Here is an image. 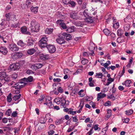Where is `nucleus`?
Wrapping results in <instances>:
<instances>
[{"instance_id": "31", "label": "nucleus", "mask_w": 135, "mask_h": 135, "mask_svg": "<svg viewBox=\"0 0 135 135\" xmlns=\"http://www.w3.org/2000/svg\"><path fill=\"white\" fill-rule=\"evenodd\" d=\"M12 94L10 93L7 96V100L8 102L10 103L12 100Z\"/></svg>"}, {"instance_id": "39", "label": "nucleus", "mask_w": 135, "mask_h": 135, "mask_svg": "<svg viewBox=\"0 0 135 135\" xmlns=\"http://www.w3.org/2000/svg\"><path fill=\"white\" fill-rule=\"evenodd\" d=\"M3 80L6 81H10V78L8 76V75L6 74V76H4V78H3Z\"/></svg>"}, {"instance_id": "52", "label": "nucleus", "mask_w": 135, "mask_h": 135, "mask_svg": "<svg viewBox=\"0 0 135 135\" xmlns=\"http://www.w3.org/2000/svg\"><path fill=\"white\" fill-rule=\"evenodd\" d=\"M17 112L14 111L12 113L11 115V116L13 117H15L17 116Z\"/></svg>"}, {"instance_id": "4", "label": "nucleus", "mask_w": 135, "mask_h": 135, "mask_svg": "<svg viewBox=\"0 0 135 135\" xmlns=\"http://www.w3.org/2000/svg\"><path fill=\"white\" fill-rule=\"evenodd\" d=\"M20 64L18 62L14 63L11 65L9 67L11 71L18 70L20 68Z\"/></svg>"}, {"instance_id": "17", "label": "nucleus", "mask_w": 135, "mask_h": 135, "mask_svg": "<svg viewBox=\"0 0 135 135\" xmlns=\"http://www.w3.org/2000/svg\"><path fill=\"white\" fill-rule=\"evenodd\" d=\"M40 57L41 59L44 60H47L49 58V56L48 55H45L43 54L40 55Z\"/></svg>"}, {"instance_id": "46", "label": "nucleus", "mask_w": 135, "mask_h": 135, "mask_svg": "<svg viewBox=\"0 0 135 135\" xmlns=\"http://www.w3.org/2000/svg\"><path fill=\"white\" fill-rule=\"evenodd\" d=\"M41 98L38 99L37 100V102L39 103L40 102L42 101L45 98V96L44 95H41L40 96Z\"/></svg>"}, {"instance_id": "8", "label": "nucleus", "mask_w": 135, "mask_h": 135, "mask_svg": "<svg viewBox=\"0 0 135 135\" xmlns=\"http://www.w3.org/2000/svg\"><path fill=\"white\" fill-rule=\"evenodd\" d=\"M28 29L26 26H23L20 28V31L21 33L24 34L30 35V33L27 31Z\"/></svg>"}, {"instance_id": "62", "label": "nucleus", "mask_w": 135, "mask_h": 135, "mask_svg": "<svg viewBox=\"0 0 135 135\" xmlns=\"http://www.w3.org/2000/svg\"><path fill=\"white\" fill-rule=\"evenodd\" d=\"M90 52L89 53V55H90V56H94L95 55V54L94 53V51H90Z\"/></svg>"}, {"instance_id": "2", "label": "nucleus", "mask_w": 135, "mask_h": 135, "mask_svg": "<svg viewBox=\"0 0 135 135\" xmlns=\"http://www.w3.org/2000/svg\"><path fill=\"white\" fill-rule=\"evenodd\" d=\"M62 34L59 36L56 39L57 42L60 45H62V46L63 47L67 46V42L65 41Z\"/></svg>"}, {"instance_id": "50", "label": "nucleus", "mask_w": 135, "mask_h": 135, "mask_svg": "<svg viewBox=\"0 0 135 135\" xmlns=\"http://www.w3.org/2000/svg\"><path fill=\"white\" fill-rule=\"evenodd\" d=\"M72 0H62V1L66 5H68L69 2Z\"/></svg>"}, {"instance_id": "29", "label": "nucleus", "mask_w": 135, "mask_h": 135, "mask_svg": "<svg viewBox=\"0 0 135 135\" xmlns=\"http://www.w3.org/2000/svg\"><path fill=\"white\" fill-rule=\"evenodd\" d=\"M62 98L61 97H57L55 98L54 99V102H55L57 104H59L60 103L62 99Z\"/></svg>"}, {"instance_id": "41", "label": "nucleus", "mask_w": 135, "mask_h": 135, "mask_svg": "<svg viewBox=\"0 0 135 135\" xmlns=\"http://www.w3.org/2000/svg\"><path fill=\"white\" fill-rule=\"evenodd\" d=\"M83 60L82 61L81 63L83 65H85L86 64L88 63V60L85 58H83Z\"/></svg>"}, {"instance_id": "48", "label": "nucleus", "mask_w": 135, "mask_h": 135, "mask_svg": "<svg viewBox=\"0 0 135 135\" xmlns=\"http://www.w3.org/2000/svg\"><path fill=\"white\" fill-rule=\"evenodd\" d=\"M77 91V89H74L73 90L71 94V95L72 96H74V95L75 94H76V91Z\"/></svg>"}, {"instance_id": "57", "label": "nucleus", "mask_w": 135, "mask_h": 135, "mask_svg": "<svg viewBox=\"0 0 135 135\" xmlns=\"http://www.w3.org/2000/svg\"><path fill=\"white\" fill-rule=\"evenodd\" d=\"M64 119H65L64 118H61L60 120L58 122L56 121L55 122L56 124H59L61 123V122H62L63 121V120H64Z\"/></svg>"}, {"instance_id": "40", "label": "nucleus", "mask_w": 135, "mask_h": 135, "mask_svg": "<svg viewBox=\"0 0 135 135\" xmlns=\"http://www.w3.org/2000/svg\"><path fill=\"white\" fill-rule=\"evenodd\" d=\"M113 27L115 29H117L119 27V25L118 22H115L114 23H113Z\"/></svg>"}, {"instance_id": "61", "label": "nucleus", "mask_w": 135, "mask_h": 135, "mask_svg": "<svg viewBox=\"0 0 135 135\" xmlns=\"http://www.w3.org/2000/svg\"><path fill=\"white\" fill-rule=\"evenodd\" d=\"M72 118H73V121L74 122H78V120L76 118V116L75 117H73Z\"/></svg>"}, {"instance_id": "60", "label": "nucleus", "mask_w": 135, "mask_h": 135, "mask_svg": "<svg viewBox=\"0 0 135 135\" xmlns=\"http://www.w3.org/2000/svg\"><path fill=\"white\" fill-rule=\"evenodd\" d=\"M8 121V119L7 118H3L2 120V122L3 123H6Z\"/></svg>"}, {"instance_id": "34", "label": "nucleus", "mask_w": 135, "mask_h": 135, "mask_svg": "<svg viewBox=\"0 0 135 135\" xmlns=\"http://www.w3.org/2000/svg\"><path fill=\"white\" fill-rule=\"evenodd\" d=\"M14 82L15 83L14 84V85L12 87L15 88V89H20V86L19 84L17 82Z\"/></svg>"}, {"instance_id": "3", "label": "nucleus", "mask_w": 135, "mask_h": 135, "mask_svg": "<svg viewBox=\"0 0 135 135\" xmlns=\"http://www.w3.org/2000/svg\"><path fill=\"white\" fill-rule=\"evenodd\" d=\"M31 30L32 32H37L39 30V26L36 22L32 21L31 22Z\"/></svg>"}, {"instance_id": "11", "label": "nucleus", "mask_w": 135, "mask_h": 135, "mask_svg": "<svg viewBox=\"0 0 135 135\" xmlns=\"http://www.w3.org/2000/svg\"><path fill=\"white\" fill-rule=\"evenodd\" d=\"M0 50L1 53L4 55H6L8 52L7 49L5 46H1L0 47Z\"/></svg>"}, {"instance_id": "53", "label": "nucleus", "mask_w": 135, "mask_h": 135, "mask_svg": "<svg viewBox=\"0 0 135 135\" xmlns=\"http://www.w3.org/2000/svg\"><path fill=\"white\" fill-rule=\"evenodd\" d=\"M121 38H122L123 39V40H121L122 41V40H123V41H124V40H125V36H123L121 37H118L117 38V41L118 42V43H120L121 41L120 42H119V39H120Z\"/></svg>"}, {"instance_id": "1", "label": "nucleus", "mask_w": 135, "mask_h": 135, "mask_svg": "<svg viewBox=\"0 0 135 135\" xmlns=\"http://www.w3.org/2000/svg\"><path fill=\"white\" fill-rule=\"evenodd\" d=\"M48 41L47 38L46 36L43 37L38 42L39 46L42 49L47 47L48 45L47 43Z\"/></svg>"}, {"instance_id": "25", "label": "nucleus", "mask_w": 135, "mask_h": 135, "mask_svg": "<svg viewBox=\"0 0 135 135\" xmlns=\"http://www.w3.org/2000/svg\"><path fill=\"white\" fill-rule=\"evenodd\" d=\"M53 31V29L51 28H47L45 30L46 33L50 34Z\"/></svg>"}, {"instance_id": "22", "label": "nucleus", "mask_w": 135, "mask_h": 135, "mask_svg": "<svg viewBox=\"0 0 135 135\" xmlns=\"http://www.w3.org/2000/svg\"><path fill=\"white\" fill-rule=\"evenodd\" d=\"M74 24L77 26L82 27L84 25V23H82V22L76 21L74 22Z\"/></svg>"}, {"instance_id": "7", "label": "nucleus", "mask_w": 135, "mask_h": 135, "mask_svg": "<svg viewBox=\"0 0 135 135\" xmlns=\"http://www.w3.org/2000/svg\"><path fill=\"white\" fill-rule=\"evenodd\" d=\"M70 17L74 20H77L79 18V16L78 15V13L76 12L75 11L72 12L70 14Z\"/></svg>"}, {"instance_id": "36", "label": "nucleus", "mask_w": 135, "mask_h": 135, "mask_svg": "<svg viewBox=\"0 0 135 135\" xmlns=\"http://www.w3.org/2000/svg\"><path fill=\"white\" fill-rule=\"evenodd\" d=\"M133 111L132 109H130L125 111L126 114L127 115H129L133 113Z\"/></svg>"}, {"instance_id": "63", "label": "nucleus", "mask_w": 135, "mask_h": 135, "mask_svg": "<svg viewBox=\"0 0 135 135\" xmlns=\"http://www.w3.org/2000/svg\"><path fill=\"white\" fill-rule=\"evenodd\" d=\"M53 81L54 82H60L61 80L59 78H54L53 80Z\"/></svg>"}, {"instance_id": "20", "label": "nucleus", "mask_w": 135, "mask_h": 135, "mask_svg": "<svg viewBox=\"0 0 135 135\" xmlns=\"http://www.w3.org/2000/svg\"><path fill=\"white\" fill-rule=\"evenodd\" d=\"M125 71V68H124V66L123 68V70L122 71V72L121 73H120V72L118 74L117 76V77H118L119 78V81L120 80V78L122 76L123 74H124Z\"/></svg>"}, {"instance_id": "6", "label": "nucleus", "mask_w": 135, "mask_h": 135, "mask_svg": "<svg viewBox=\"0 0 135 135\" xmlns=\"http://www.w3.org/2000/svg\"><path fill=\"white\" fill-rule=\"evenodd\" d=\"M9 49L12 51L15 52L17 51L19 49L18 47L15 44H12L9 45Z\"/></svg>"}, {"instance_id": "24", "label": "nucleus", "mask_w": 135, "mask_h": 135, "mask_svg": "<svg viewBox=\"0 0 135 135\" xmlns=\"http://www.w3.org/2000/svg\"><path fill=\"white\" fill-rule=\"evenodd\" d=\"M6 73L5 72H0V80L1 81L3 80V78L4 76H6Z\"/></svg>"}, {"instance_id": "49", "label": "nucleus", "mask_w": 135, "mask_h": 135, "mask_svg": "<svg viewBox=\"0 0 135 135\" xmlns=\"http://www.w3.org/2000/svg\"><path fill=\"white\" fill-rule=\"evenodd\" d=\"M5 16L7 20L9 21L10 19L11 15L9 13H6L5 15Z\"/></svg>"}, {"instance_id": "47", "label": "nucleus", "mask_w": 135, "mask_h": 135, "mask_svg": "<svg viewBox=\"0 0 135 135\" xmlns=\"http://www.w3.org/2000/svg\"><path fill=\"white\" fill-rule=\"evenodd\" d=\"M11 112L12 111L11 109H9L6 111V115H7L8 116H9L10 115Z\"/></svg>"}, {"instance_id": "10", "label": "nucleus", "mask_w": 135, "mask_h": 135, "mask_svg": "<svg viewBox=\"0 0 135 135\" xmlns=\"http://www.w3.org/2000/svg\"><path fill=\"white\" fill-rule=\"evenodd\" d=\"M63 20H59L57 21V23L59 24L61 28L63 29H66L67 28L66 24L64 22H62Z\"/></svg>"}, {"instance_id": "12", "label": "nucleus", "mask_w": 135, "mask_h": 135, "mask_svg": "<svg viewBox=\"0 0 135 135\" xmlns=\"http://www.w3.org/2000/svg\"><path fill=\"white\" fill-rule=\"evenodd\" d=\"M63 37L67 41H69L71 39L72 36L70 34H68L66 33H63L62 34Z\"/></svg>"}, {"instance_id": "9", "label": "nucleus", "mask_w": 135, "mask_h": 135, "mask_svg": "<svg viewBox=\"0 0 135 135\" xmlns=\"http://www.w3.org/2000/svg\"><path fill=\"white\" fill-rule=\"evenodd\" d=\"M23 54L21 52H16L13 55L12 57L13 59H17L20 58H21Z\"/></svg>"}, {"instance_id": "37", "label": "nucleus", "mask_w": 135, "mask_h": 135, "mask_svg": "<svg viewBox=\"0 0 135 135\" xmlns=\"http://www.w3.org/2000/svg\"><path fill=\"white\" fill-rule=\"evenodd\" d=\"M39 122L41 124H44L46 122V121L45 120V118L44 117H41L39 119Z\"/></svg>"}, {"instance_id": "32", "label": "nucleus", "mask_w": 135, "mask_h": 135, "mask_svg": "<svg viewBox=\"0 0 135 135\" xmlns=\"http://www.w3.org/2000/svg\"><path fill=\"white\" fill-rule=\"evenodd\" d=\"M17 44L18 45L22 47L25 46L26 45V44L23 42V41L21 40L18 41Z\"/></svg>"}, {"instance_id": "58", "label": "nucleus", "mask_w": 135, "mask_h": 135, "mask_svg": "<svg viewBox=\"0 0 135 135\" xmlns=\"http://www.w3.org/2000/svg\"><path fill=\"white\" fill-rule=\"evenodd\" d=\"M90 104L91 105L92 107L93 108H96V105L92 101H91L90 103Z\"/></svg>"}, {"instance_id": "14", "label": "nucleus", "mask_w": 135, "mask_h": 135, "mask_svg": "<svg viewBox=\"0 0 135 135\" xmlns=\"http://www.w3.org/2000/svg\"><path fill=\"white\" fill-rule=\"evenodd\" d=\"M75 27L72 26L70 27H68L66 29V31L68 33H71L74 31Z\"/></svg>"}, {"instance_id": "33", "label": "nucleus", "mask_w": 135, "mask_h": 135, "mask_svg": "<svg viewBox=\"0 0 135 135\" xmlns=\"http://www.w3.org/2000/svg\"><path fill=\"white\" fill-rule=\"evenodd\" d=\"M123 31L121 29H118L117 31V35L119 36H121L123 34Z\"/></svg>"}, {"instance_id": "51", "label": "nucleus", "mask_w": 135, "mask_h": 135, "mask_svg": "<svg viewBox=\"0 0 135 135\" xmlns=\"http://www.w3.org/2000/svg\"><path fill=\"white\" fill-rule=\"evenodd\" d=\"M19 23H15L14 24H13L12 25V27L14 28H16L19 26Z\"/></svg>"}, {"instance_id": "28", "label": "nucleus", "mask_w": 135, "mask_h": 135, "mask_svg": "<svg viewBox=\"0 0 135 135\" xmlns=\"http://www.w3.org/2000/svg\"><path fill=\"white\" fill-rule=\"evenodd\" d=\"M43 66V64L41 63L37 64L34 65V67L36 69H39Z\"/></svg>"}, {"instance_id": "55", "label": "nucleus", "mask_w": 135, "mask_h": 135, "mask_svg": "<svg viewBox=\"0 0 135 135\" xmlns=\"http://www.w3.org/2000/svg\"><path fill=\"white\" fill-rule=\"evenodd\" d=\"M83 56L84 57H88L89 54L86 52L84 51L83 53Z\"/></svg>"}, {"instance_id": "26", "label": "nucleus", "mask_w": 135, "mask_h": 135, "mask_svg": "<svg viewBox=\"0 0 135 135\" xmlns=\"http://www.w3.org/2000/svg\"><path fill=\"white\" fill-rule=\"evenodd\" d=\"M86 17V19L87 20V22H88L92 23L93 22L94 20L92 18V17H91L89 16Z\"/></svg>"}, {"instance_id": "38", "label": "nucleus", "mask_w": 135, "mask_h": 135, "mask_svg": "<svg viewBox=\"0 0 135 135\" xmlns=\"http://www.w3.org/2000/svg\"><path fill=\"white\" fill-rule=\"evenodd\" d=\"M31 1L30 0H27L26 2V4L27 5V6H33V4L32 3H31Z\"/></svg>"}, {"instance_id": "19", "label": "nucleus", "mask_w": 135, "mask_h": 135, "mask_svg": "<svg viewBox=\"0 0 135 135\" xmlns=\"http://www.w3.org/2000/svg\"><path fill=\"white\" fill-rule=\"evenodd\" d=\"M60 102L61 103V105L64 108H66V106L65 104L66 103V101L65 98H63Z\"/></svg>"}, {"instance_id": "16", "label": "nucleus", "mask_w": 135, "mask_h": 135, "mask_svg": "<svg viewBox=\"0 0 135 135\" xmlns=\"http://www.w3.org/2000/svg\"><path fill=\"white\" fill-rule=\"evenodd\" d=\"M38 7H33L32 6L30 8L31 11L34 13H36L38 12Z\"/></svg>"}, {"instance_id": "13", "label": "nucleus", "mask_w": 135, "mask_h": 135, "mask_svg": "<svg viewBox=\"0 0 135 135\" xmlns=\"http://www.w3.org/2000/svg\"><path fill=\"white\" fill-rule=\"evenodd\" d=\"M106 96V94L104 93H100L98 94H97V101H99L100 99L103 98L105 97Z\"/></svg>"}, {"instance_id": "5", "label": "nucleus", "mask_w": 135, "mask_h": 135, "mask_svg": "<svg viewBox=\"0 0 135 135\" xmlns=\"http://www.w3.org/2000/svg\"><path fill=\"white\" fill-rule=\"evenodd\" d=\"M46 47L49 52L50 53H54L56 50V47L54 45L49 44Z\"/></svg>"}, {"instance_id": "45", "label": "nucleus", "mask_w": 135, "mask_h": 135, "mask_svg": "<svg viewBox=\"0 0 135 135\" xmlns=\"http://www.w3.org/2000/svg\"><path fill=\"white\" fill-rule=\"evenodd\" d=\"M17 74L16 73H14L12 74L11 76L12 78L16 79L17 77Z\"/></svg>"}, {"instance_id": "30", "label": "nucleus", "mask_w": 135, "mask_h": 135, "mask_svg": "<svg viewBox=\"0 0 135 135\" xmlns=\"http://www.w3.org/2000/svg\"><path fill=\"white\" fill-rule=\"evenodd\" d=\"M33 41L32 39H28V42L27 43V45L28 46L31 47L33 45Z\"/></svg>"}, {"instance_id": "56", "label": "nucleus", "mask_w": 135, "mask_h": 135, "mask_svg": "<svg viewBox=\"0 0 135 135\" xmlns=\"http://www.w3.org/2000/svg\"><path fill=\"white\" fill-rule=\"evenodd\" d=\"M49 135H52L55 133V131L52 130L48 131L47 132Z\"/></svg>"}, {"instance_id": "44", "label": "nucleus", "mask_w": 135, "mask_h": 135, "mask_svg": "<svg viewBox=\"0 0 135 135\" xmlns=\"http://www.w3.org/2000/svg\"><path fill=\"white\" fill-rule=\"evenodd\" d=\"M99 125L97 124H95L94 126L93 127L94 130L95 131H96L97 130H100V128L98 127Z\"/></svg>"}, {"instance_id": "15", "label": "nucleus", "mask_w": 135, "mask_h": 135, "mask_svg": "<svg viewBox=\"0 0 135 135\" xmlns=\"http://www.w3.org/2000/svg\"><path fill=\"white\" fill-rule=\"evenodd\" d=\"M33 79V77L32 76H29L27 78H22V80H23L27 82H31L32 81Z\"/></svg>"}, {"instance_id": "27", "label": "nucleus", "mask_w": 135, "mask_h": 135, "mask_svg": "<svg viewBox=\"0 0 135 135\" xmlns=\"http://www.w3.org/2000/svg\"><path fill=\"white\" fill-rule=\"evenodd\" d=\"M103 32L106 36H109L111 32L107 28L104 29L103 30Z\"/></svg>"}, {"instance_id": "18", "label": "nucleus", "mask_w": 135, "mask_h": 135, "mask_svg": "<svg viewBox=\"0 0 135 135\" xmlns=\"http://www.w3.org/2000/svg\"><path fill=\"white\" fill-rule=\"evenodd\" d=\"M76 4V2L74 1H70L68 5L71 7L74 8Z\"/></svg>"}, {"instance_id": "42", "label": "nucleus", "mask_w": 135, "mask_h": 135, "mask_svg": "<svg viewBox=\"0 0 135 135\" xmlns=\"http://www.w3.org/2000/svg\"><path fill=\"white\" fill-rule=\"evenodd\" d=\"M112 103L109 101H108L106 102L104 104L105 106H110L111 105Z\"/></svg>"}, {"instance_id": "64", "label": "nucleus", "mask_w": 135, "mask_h": 135, "mask_svg": "<svg viewBox=\"0 0 135 135\" xmlns=\"http://www.w3.org/2000/svg\"><path fill=\"white\" fill-rule=\"evenodd\" d=\"M58 17L60 18L64 19L65 18V16L62 14H59L58 15Z\"/></svg>"}, {"instance_id": "35", "label": "nucleus", "mask_w": 135, "mask_h": 135, "mask_svg": "<svg viewBox=\"0 0 135 135\" xmlns=\"http://www.w3.org/2000/svg\"><path fill=\"white\" fill-rule=\"evenodd\" d=\"M132 81L130 80H127L125 81V85L127 87H129L130 86V84Z\"/></svg>"}, {"instance_id": "23", "label": "nucleus", "mask_w": 135, "mask_h": 135, "mask_svg": "<svg viewBox=\"0 0 135 135\" xmlns=\"http://www.w3.org/2000/svg\"><path fill=\"white\" fill-rule=\"evenodd\" d=\"M21 96V95L20 94L17 95H14L13 97H12V98L13 100L15 102L16 100L19 99L20 98Z\"/></svg>"}, {"instance_id": "21", "label": "nucleus", "mask_w": 135, "mask_h": 135, "mask_svg": "<svg viewBox=\"0 0 135 135\" xmlns=\"http://www.w3.org/2000/svg\"><path fill=\"white\" fill-rule=\"evenodd\" d=\"M36 52V50L33 48L31 49H28L27 51V53L30 55L33 54Z\"/></svg>"}, {"instance_id": "54", "label": "nucleus", "mask_w": 135, "mask_h": 135, "mask_svg": "<svg viewBox=\"0 0 135 135\" xmlns=\"http://www.w3.org/2000/svg\"><path fill=\"white\" fill-rule=\"evenodd\" d=\"M96 76H101L99 77H97L98 78H99L101 79L102 78V77H103V75L102 74V73H96Z\"/></svg>"}, {"instance_id": "43", "label": "nucleus", "mask_w": 135, "mask_h": 135, "mask_svg": "<svg viewBox=\"0 0 135 135\" xmlns=\"http://www.w3.org/2000/svg\"><path fill=\"white\" fill-rule=\"evenodd\" d=\"M88 9H85L83 12V15L85 17H87L89 16V14L88 13Z\"/></svg>"}, {"instance_id": "59", "label": "nucleus", "mask_w": 135, "mask_h": 135, "mask_svg": "<svg viewBox=\"0 0 135 135\" xmlns=\"http://www.w3.org/2000/svg\"><path fill=\"white\" fill-rule=\"evenodd\" d=\"M57 90L59 93H62L63 92V89L61 87H60L58 88L57 89Z\"/></svg>"}]
</instances>
